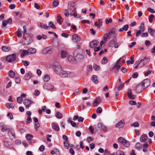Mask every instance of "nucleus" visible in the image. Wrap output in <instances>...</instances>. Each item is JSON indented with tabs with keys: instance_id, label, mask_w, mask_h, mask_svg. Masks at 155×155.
<instances>
[{
	"instance_id": "13d9d810",
	"label": "nucleus",
	"mask_w": 155,
	"mask_h": 155,
	"mask_svg": "<svg viewBox=\"0 0 155 155\" xmlns=\"http://www.w3.org/2000/svg\"><path fill=\"white\" fill-rule=\"evenodd\" d=\"M40 125L39 122L35 123V128L36 131L38 130V129L40 127Z\"/></svg>"
},
{
	"instance_id": "ea45409f",
	"label": "nucleus",
	"mask_w": 155,
	"mask_h": 155,
	"mask_svg": "<svg viewBox=\"0 0 155 155\" xmlns=\"http://www.w3.org/2000/svg\"><path fill=\"white\" fill-rule=\"evenodd\" d=\"M48 25L49 27H51L52 28H56L55 25L53 22L50 21L48 23Z\"/></svg>"
},
{
	"instance_id": "5701e85b",
	"label": "nucleus",
	"mask_w": 155,
	"mask_h": 155,
	"mask_svg": "<svg viewBox=\"0 0 155 155\" xmlns=\"http://www.w3.org/2000/svg\"><path fill=\"white\" fill-rule=\"evenodd\" d=\"M149 146V145L147 143V142L144 143L143 145V147L144 148L143 149V151L144 152H146L147 151V148Z\"/></svg>"
},
{
	"instance_id": "b1692460",
	"label": "nucleus",
	"mask_w": 155,
	"mask_h": 155,
	"mask_svg": "<svg viewBox=\"0 0 155 155\" xmlns=\"http://www.w3.org/2000/svg\"><path fill=\"white\" fill-rule=\"evenodd\" d=\"M31 78V75L29 73H26L23 78L24 80H28Z\"/></svg>"
},
{
	"instance_id": "4c0bfd02",
	"label": "nucleus",
	"mask_w": 155,
	"mask_h": 155,
	"mask_svg": "<svg viewBox=\"0 0 155 155\" xmlns=\"http://www.w3.org/2000/svg\"><path fill=\"white\" fill-rule=\"evenodd\" d=\"M140 30L142 32H143L144 31L145 28L143 23H141L140 26Z\"/></svg>"
},
{
	"instance_id": "4be33fe9",
	"label": "nucleus",
	"mask_w": 155,
	"mask_h": 155,
	"mask_svg": "<svg viewBox=\"0 0 155 155\" xmlns=\"http://www.w3.org/2000/svg\"><path fill=\"white\" fill-rule=\"evenodd\" d=\"M117 31V30L116 28H110L108 32L113 35H114L116 34Z\"/></svg>"
},
{
	"instance_id": "f257e3e1",
	"label": "nucleus",
	"mask_w": 155,
	"mask_h": 155,
	"mask_svg": "<svg viewBox=\"0 0 155 155\" xmlns=\"http://www.w3.org/2000/svg\"><path fill=\"white\" fill-rule=\"evenodd\" d=\"M76 4L75 2H70L68 4L67 10L70 12H75L76 10L75 7Z\"/></svg>"
},
{
	"instance_id": "bf43d9fd",
	"label": "nucleus",
	"mask_w": 155,
	"mask_h": 155,
	"mask_svg": "<svg viewBox=\"0 0 155 155\" xmlns=\"http://www.w3.org/2000/svg\"><path fill=\"white\" fill-rule=\"evenodd\" d=\"M7 116L8 118H10L11 120L13 119V117L12 114L10 112L8 113Z\"/></svg>"
},
{
	"instance_id": "49530a36",
	"label": "nucleus",
	"mask_w": 155,
	"mask_h": 155,
	"mask_svg": "<svg viewBox=\"0 0 155 155\" xmlns=\"http://www.w3.org/2000/svg\"><path fill=\"white\" fill-rule=\"evenodd\" d=\"M59 4V1L58 0H54L53 2V5L55 7H57Z\"/></svg>"
},
{
	"instance_id": "72a5a7b5",
	"label": "nucleus",
	"mask_w": 155,
	"mask_h": 155,
	"mask_svg": "<svg viewBox=\"0 0 155 155\" xmlns=\"http://www.w3.org/2000/svg\"><path fill=\"white\" fill-rule=\"evenodd\" d=\"M50 79V78L49 75L47 74H46L44 76L43 79L44 81L46 82L48 81Z\"/></svg>"
},
{
	"instance_id": "f704fd0d",
	"label": "nucleus",
	"mask_w": 155,
	"mask_h": 155,
	"mask_svg": "<svg viewBox=\"0 0 155 155\" xmlns=\"http://www.w3.org/2000/svg\"><path fill=\"white\" fill-rule=\"evenodd\" d=\"M143 61H144L143 63V65H144L145 64H147L150 61V59L148 57H145L143 59H142Z\"/></svg>"
},
{
	"instance_id": "20e7f679",
	"label": "nucleus",
	"mask_w": 155,
	"mask_h": 155,
	"mask_svg": "<svg viewBox=\"0 0 155 155\" xmlns=\"http://www.w3.org/2000/svg\"><path fill=\"white\" fill-rule=\"evenodd\" d=\"M53 51V48H50L49 47H47L44 49L42 51V53L45 54H51L52 53Z\"/></svg>"
},
{
	"instance_id": "3c124183",
	"label": "nucleus",
	"mask_w": 155,
	"mask_h": 155,
	"mask_svg": "<svg viewBox=\"0 0 155 155\" xmlns=\"http://www.w3.org/2000/svg\"><path fill=\"white\" fill-rule=\"evenodd\" d=\"M93 68L95 70H98L100 69V67L96 64H94L93 65Z\"/></svg>"
},
{
	"instance_id": "a211bd4d",
	"label": "nucleus",
	"mask_w": 155,
	"mask_h": 155,
	"mask_svg": "<svg viewBox=\"0 0 155 155\" xmlns=\"http://www.w3.org/2000/svg\"><path fill=\"white\" fill-rule=\"evenodd\" d=\"M143 147V145L142 144H140L139 142H137L135 145V148L137 149L138 150H140Z\"/></svg>"
},
{
	"instance_id": "de8ad7c7",
	"label": "nucleus",
	"mask_w": 155,
	"mask_h": 155,
	"mask_svg": "<svg viewBox=\"0 0 155 155\" xmlns=\"http://www.w3.org/2000/svg\"><path fill=\"white\" fill-rule=\"evenodd\" d=\"M17 101L18 103L21 104L23 101V99L21 97H18L17 98Z\"/></svg>"
},
{
	"instance_id": "052dcab7",
	"label": "nucleus",
	"mask_w": 155,
	"mask_h": 155,
	"mask_svg": "<svg viewBox=\"0 0 155 155\" xmlns=\"http://www.w3.org/2000/svg\"><path fill=\"white\" fill-rule=\"evenodd\" d=\"M142 37H147L148 36V33L147 32L143 33L141 35Z\"/></svg>"
},
{
	"instance_id": "2f4dec72",
	"label": "nucleus",
	"mask_w": 155,
	"mask_h": 155,
	"mask_svg": "<svg viewBox=\"0 0 155 155\" xmlns=\"http://www.w3.org/2000/svg\"><path fill=\"white\" fill-rule=\"evenodd\" d=\"M39 26L41 28L46 29H48L49 28L48 26L41 23L40 24Z\"/></svg>"
},
{
	"instance_id": "c9c22d12",
	"label": "nucleus",
	"mask_w": 155,
	"mask_h": 155,
	"mask_svg": "<svg viewBox=\"0 0 155 155\" xmlns=\"http://www.w3.org/2000/svg\"><path fill=\"white\" fill-rule=\"evenodd\" d=\"M8 75L11 78H13L15 75V73L12 70H10L8 72Z\"/></svg>"
},
{
	"instance_id": "f3484780",
	"label": "nucleus",
	"mask_w": 155,
	"mask_h": 155,
	"mask_svg": "<svg viewBox=\"0 0 155 155\" xmlns=\"http://www.w3.org/2000/svg\"><path fill=\"white\" fill-rule=\"evenodd\" d=\"M148 138L147 135L146 134H143L142 135L140 138V140L141 142H145Z\"/></svg>"
},
{
	"instance_id": "423d86ee",
	"label": "nucleus",
	"mask_w": 155,
	"mask_h": 155,
	"mask_svg": "<svg viewBox=\"0 0 155 155\" xmlns=\"http://www.w3.org/2000/svg\"><path fill=\"white\" fill-rule=\"evenodd\" d=\"M80 39V37L77 34H74L72 36V40L74 42H79Z\"/></svg>"
},
{
	"instance_id": "cd10ccee",
	"label": "nucleus",
	"mask_w": 155,
	"mask_h": 155,
	"mask_svg": "<svg viewBox=\"0 0 155 155\" xmlns=\"http://www.w3.org/2000/svg\"><path fill=\"white\" fill-rule=\"evenodd\" d=\"M29 54V51L28 50H23L21 52L20 56L21 57H23L25 55H27Z\"/></svg>"
},
{
	"instance_id": "f8f14e48",
	"label": "nucleus",
	"mask_w": 155,
	"mask_h": 155,
	"mask_svg": "<svg viewBox=\"0 0 155 155\" xmlns=\"http://www.w3.org/2000/svg\"><path fill=\"white\" fill-rule=\"evenodd\" d=\"M51 126L52 129L55 131H59L60 129L59 126L57 123L55 122H53L51 124Z\"/></svg>"
},
{
	"instance_id": "37998d69",
	"label": "nucleus",
	"mask_w": 155,
	"mask_h": 155,
	"mask_svg": "<svg viewBox=\"0 0 155 155\" xmlns=\"http://www.w3.org/2000/svg\"><path fill=\"white\" fill-rule=\"evenodd\" d=\"M63 12L64 14L65 17H68L69 15V13L70 12H68V11L67 9H64L63 11Z\"/></svg>"
},
{
	"instance_id": "680f3d73",
	"label": "nucleus",
	"mask_w": 155,
	"mask_h": 155,
	"mask_svg": "<svg viewBox=\"0 0 155 155\" xmlns=\"http://www.w3.org/2000/svg\"><path fill=\"white\" fill-rule=\"evenodd\" d=\"M102 108L100 107H99L97 109L96 112L97 113H101L102 112Z\"/></svg>"
},
{
	"instance_id": "4468645a",
	"label": "nucleus",
	"mask_w": 155,
	"mask_h": 155,
	"mask_svg": "<svg viewBox=\"0 0 155 155\" xmlns=\"http://www.w3.org/2000/svg\"><path fill=\"white\" fill-rule=\"evenodd\" d=\"M128 96V97L130 99L133 100L135 99V96L134 95H132V91L130 89H129L127 92Z\"/></svg>"
},
{
	"instance_id": "473e14b6",
	"label": "nucleus",
	"mask_w": 155,
	"mask_h": 155,
	"mask_svg": "<svg viewBox=\"0 0 155 155\" xmlns=\"http://www.w3.org/2000/svg\"><path fill=\"white\" fill-rule=\"evenodd\" d=\"M47 37V36L45 35H42V36L40 35H38L37 36L36 38L38 40H40L42 38L45 39Z\"/></svg>"
},
{
	"instance_id": "4d7b16f0",
	"label": "nucleus",
	"mask_w": 155,
	"mask_h": 155,
	"mask_svg": "<svg viewBox=\"0 0 155 155\" xmlns=\"http://www.w3.org/2000/svg\"><path fill=\"white\" fill-rule=\"evenodd\" d=\"M22 62L23 64L25 66H27L28 65L30 64V62L29 61H22Z\"/></svg>"
},
{
	"instance_id": "58836bf2",
	"label": "nucleus",
	"mask_w": 155,
	"mask_h": 155,
	"mask_svg": "<svg viewBox=\"0 0 155 155\" xmlns=\"http://www.w3.org/2000/svg\"><path fill=\"white\" fill-rule=\"evenodd\" d=\"M55 117L58 118L60 119L62 118V115L58 112H57L55 114Z\"/></svg>"
},
{
	"instance_id": "0eeeda50",
	"label": "nucleus",
	"mask_w": 155,
	"mask_h": 155,
	"mask_svg": "<svg viewBox=\"0 0 155 155\" xmlns=\"http://www.w3.org/2000/svg\"><path fill=\"white\" fill-rule=\"evenodd\" d=\"M113 37V35L108 32V33L104 34L103 36V39L105 41H106L108 39H109Z\"/></svg>"
},
{
	"instance_id": "f03ea898",
	"label": "nucleus",
	"mask_w": 155,
	"mask_h": 155,
	"mask_svg": "<svg viewBox=\"0 0 155 155\" xmlns=\"http://www.w3.org/2000/svg\"><path fill=\"white\" fill-rule=\"evenodd\" d=\"M53 68L55 72L57 74L62 71V68L60 64L57 61H55L53 63Z\"/></svg>"
},
{
	"instance_id": "7ed1b4c3",
	"label": "nucleus",
	"mask_w": 155,
	"mask_h": 155,
	"mask_svg": "<svg viewBox=\"0 0 155 155\" xmlns=\"http://www.w3.org/2000/svg\"><path fill=\"white\" fill-rule=\"evenodd\" d=\"M16 59V55L13 54L7 56L6 58L7 61L9 62H12L14 61Z\"/></svg>"
},
{
	"instance_id": "393cba45",
	"label": "nucleus",
	"mask_w": 155,
	"mask_h": 155,
	"mask_svg": "<svg viewBox=\"0 0 155 155\" xmlns=\"http://www.w3.org/2000/svg\"><path fill=\"white\" fill-rule=\"evenodd\" d=\"M68 60L69 61H70L73 63H75L76 62V58H74V57L71 56L68 57Z\"/></svg>"
},
{
	"instance_id": "2eb2a0df",
	"label": "nucleus",
	"mask_w": 155,
	"mask_h": 155,
	"mask_svg": "<svg viewBox=\"0 0 155 155\" xmlns=\"http://www.w3.org/2000/svg\"><path fill=\"white\" fill-rule=\"evenodd\" d=\"M8 134L9 137L11 139H13L15 137V134L14 131L12 130H9L8 131Z\"/></svg>"
},
{
	"instance_id": "7c9ffc66",
	"label": "nucleus",
	"mask_w": 155,
	"mask_h": 155,
	"mask_svg": "<svg viewBox=\"0 0 155 155\" xmlns=\"http://www.w3.org/2000/svg\"><path fill=\"white\" fill-rule=\"evenodd\" d=\"M28 51H29V53L31 54H34L36 52V50L35 48H30L28 49Z\"/></svg>"
},
{
	"instance_id": "aec40b11",
	"label": "nucleus",
	"mask_w": 155,
	"mask_h": 155,
	"mask_svg": "<svg viewBox=\"0 0 155 155\" xmlns=\"http://www.w3.org/2000/svg\"><path fill=\"white\" fill-rule=\"evenodd\" d=\"M59 75L63 78H65L67 76L68 74L65 71H62L58 73Z\"/></svg>"
},
{
	"instance_id": "e433bc0d",
	"label": "nucleus",
	"mask_w": 155,
	"mask_h": 155,
	"mask_svg": "<svg viewBox=\"0 0 155 155\" xmlns=\"http://www.w3.org/2000/svg\"><path fill=\"white\" fill-rule=\"evenodd\" d=\"M33 137V136L32 135L30 134H27L26 136V137H25L28 140H30L31 139H32Z\"/></svg>"
},
{
	"instance_id": "a18cd8bd",
	"label": "nucleus",
	"mask_w": 155,
	"mask_h": 155,
	"mask_svg": "<svg viewBox=\"0 0 155 155\" xmlns=\"http://www.w3.org/2000/svg\"><path fill=\"white\" fill-rule=\"evenodd\" d=\"M64 144L65 148L67 149H68L69 146V144L68 140L64 141Z\"/></svg>"
},
{
	"instance_id": "ddd939ff",
	"label": "nucleus",
	"mask_w": 155,
	"mask_h": 155,
	"mask_svg": "<svg viewBox=\"0 0 155 155\" xmlns=\"http://www.w3.org/2000/svg\"><path fill=\"white\" fill-rule=\"evenodd\" d=\"M33 40L30 36L27 37L25 38V43L28 45H29L32 41Z\"/></svg>"
},
{
	"instance_id": "c85d7f7f",
	"label": "nucleus",
	"mask_w": 155,
	"mask_h": 155,
	"mask_svg": "<svg viewBox=\"0 0 155 155\" xmlns=\"http://www.w3.org/2000/svg\"><path fill=\"white\" fill-rule=\"evenodd\" d=\"M54 86L48 83L46 84L45 89L48 90H51L53 89Z\"/></svg>"
},
{
	"instance_id": "bb28decb",
	"label": "nucleus",
	"mask_w": 155,
	"mask_h": 155,
	"mask_svg": "<svg viewBox=\"0 0 155 155\" xmlns=\"http://www.w3.org/2000/svg\"><path fill=\"white\" fill-rule=\"evenodd\" d=\"M6 106L8 109L13 108L15 106V104L13 103H7L6 104Z\"/></svg>"
},
{
	"instance_id": "79ce46f5",
	"label": "nucleus",
	"mask_w": 155,
	"mask_h": 155,
	"mask_svg": "<svg viewBox=\"0 0 155 155\" xmlns=\"http://www.w3.org/2000/svg\"><path fill=\"white\" fill-rule=\"evenodd\" d=\"M107 62V60L106 57H104L102 59L101 63L102 64H106Z\"/></svg>"
},
{
	"instance_id": "9d476101",
	"label": "nucleus",
	"mask_w": 155,
	"mask_h": 155,
	"mask_svg": "<svg viewBox=\"0 0 155 155\" xmlns=\"http://www.w3.org/2000/svg\"><path fill=\"white\" fill-rule=\"evenodd\" d=\"M23 103L27 108L29 107L31 105V101L28 99H26L24 100Z\"/></svg>"
},
{
	"instance_id": "09e8293b",
	"label": "nucleus",
	"mask_w": 155,
	"mask_h": 155,
	"mask_svg": "<svg viewBox=\"0 0 155 155\" xmlns=\"http://www.w3.org/2000/svg\"><path fill=\"white\" fill-rule=\"evenodd\" d=\"M31 121L32 120L31 117L29 116H28L27 119V122L26 123V124H28L29 123L31 122Z\"/></svg>"
},
{
	"instance_id": "6e6552de",
	"label": "nucleus",
	"mask_w": 155,
	"mask_h": 155,
	"mask_svg": "<svg viewBox=\"0 0 155 155\" xmlns=\"http://www.w3.org/2000/svg\"><path fill=\"white\" fill-rule=\"evenodd\" d=\"M125 124V122L124 120H122L120 121L115 125L116 128H121L123 127Z\"/></svg>"
},
{
	"instance_id": "c756f323",
	"label": "nucleus",
	"mask_w": 155,
	"mask_h": 155,
	"mask_svg": "<svg viewBox=\"0 0 155 155\" xmlns=\"http://www.w3.org/2000/svg\"><path fill=\"white\" fill-rule=\"evenodd\" d=\"M68 55L67 52L64 51H62L61 52V56L62 58H65Z\"/></svg>"
},
{
	"instance_id": "69168bd1",
	"label": "nucleus",
	"mask_w": 155,
	"mask_h": 155,
	"mask_svg": "<svg viewBox=\"0 0 155 155\" xmlns=\"http://www.w3.org/2000/svg\"><path fill=\"white\" fill-rule=\"evenodd\" d=\"M89 129L90 130L91 133L92 134H93L94 133V129L93 128V127L91 126L89 127Z\"/></svg>"
},
{
	"instance_id": "a19ab883",
	"label": "nucleus",
	"mask_w": 155,
	"mask_h": 155,
	"mask_svg": "<svg viewBox=\"0 0 155 155\" xmlns=\"http://www.w3.org/2000/svg\"><path fill=\"white\" fill-rule=\"evenodd\" d=\"M2 50L3 51L6 52L8 51L10 49L8 47L5 46H2Z\"/></svg>"
},
{
	"instance_id": "603ef678",
	"label": "nucleus",
	"mask_w": 155,
	"mask_h": 155,
	"mask_svg": "<svg viewBox=\"0 0 155 155\" xmlns=\"http://www.w3.org/2000/svg\"><path fill=\"white\" fill-rule=\"evenodd\" d=\"M116 155H124V152L122 151L118 150L116 152Z\"/></svg>"
},
{
	"instance_id": "c03bdc74",
	"label": "nucleus",
	"mask_w": 155,
	"mask_h": 155,
	"mask_svg": "<svg viewBox=\"0 0 155 155\" xmlns=\"http://www.w3.org/2000/svg\"><path fill=\"white\" fill-rule=\"evenodd\" d=\"M58 19L57 20V21L58 23H59L60 24H61V20L62 19L61 17L59 15H58L57 16Z\"/></svg>"
},
{
	"instance_id": "5fc2aeb1",
	"label": "nucleus",
	"mask_w": 155,
	"mask_h": 155,
	"mask_svg": "<svg viewBox=\"0 0 155 155\" xmlns=\"http://www.w3.org/2000/svg\"><path fill=\"white\" fill-rule=\"evenodd\" d=\"M15 81L17 83H19L21 81V80L20 77H16L15 78Z\"/></svg>"
},
{
	"instance_id": "864d4df0",
	"label": "nucleus",
	"mask_w": 155,
	"mask_h": 155,
	"mask_svg": "<svg viewBox=\"0 0 155 155\" xmlns=\"http://www.w3.org/2000/svg\"><path fill=\"white\" fill-rule=\"evenodd\" d=\"M125 140V139H124L122 137H120L118 138V142L122 143H123Z\"/></svg>"
},
{
	"instance_id": "6e6d98bb",
	"label": "nucleus",
	"mask_w": 155,
	"mask_h": 155,
	"mask_svg": "<svg viewBox=\"0 0 155 155\" xmlns=\"http://www.w3.org/2000/svg\"><path fill=\"white\" fill-rule=\"evenodd\" d=\"M139 126V124L137 122H134L133 124L131 125V126H134V127H138Z\"/></svg>"
},
{
	"instance_id": "e2e57ef3",
	"label": "nucleus",
	"mask_w": 155,
	"mask_h": 155,
	"mask_svg": "<svg viewBox=\"0 0 155 155\" xmlns=\"http://www.w3.org/2000/svg\"><path fill=\"white\" fill-rule=\"evenodd\" d=\"M129 103L132 105H135L136 104V102L135 101L130 100L129 101Z\"/></svg>"
},
{
	"instance_id": "8fccbe9b",
	"label": "nucleus",
	"mask_w": 155,
	"mask_h": 155,
	"mask_svg": "<svg viewBox=\"0 0 155 155\" xmlns=\"http://www.w3.org/2000/svg\"><path fill=\"white\" fill-rule=\"evenodd\" d=\"M100 103L97 101V100L96 99L93 103V104L94 105V107H97L99 105Z\"/></svg>"
},
{
	"instance_id": "6ab92c4d",
	"label": "nucleus",
	"mask_w": 155,
	"mask_h": 155,
	"mask_svg": "<svg viewBox=\"0 0 155 155\" xmlns=\"http://www.w3.org/2000/svg\"><path fill=\"white\" fill-rule=\"evenodd\" d=\"M76 59V60H79L82 59L84 57V56L81 54H78L75 56Z\"/></svg>"
},
{
	"instance_id": "412c9836",
	"label": "nucleus",
	"mask_w": 155,
	"mask_h": 155,
	"mask_svg": "<svg viewBox=\"0 0 155 155\" xmlns=\"http://www.w3.org/2000/svg\"><path fill=\"white\" fill-rule=\"evenodd\" d=\"M116 36H114L113 38V39L110 41L109 42V45L110 46H113L115 44V43H116Z\"/></svg>"
},
{
	"instance_id": "774afa93",
	"label": "nucleus",
	"mask_w": 155,
	"mask_h": 155,
	"mask_svg": "<svg viewBox=\"0 0 155 155\" xmlns=\"http://www.w3.org/2000/svg\"><path fill=\"white\" fill-rule=\"evenodd\" d=\"M129 26L128 25H124L123 27V29L124 31H126L127 30Z\"/></svg>"
},
{
	"instance_id": "39448f33",
	"label": "nucleus",
	"mask_w": 155,
	"mask_h": 155,
	"mask_svg": "<svg viewBox=\"0 0 155 155\" xmlns=\"http://www.w3.org/2000/svg\"><path fill=\"white\" fill-rule=\"evenodd\" d=\"M141 84L144 88L150 86V80L149 79H145L142 81Z\"/></svg>"
},
{
	"instance_id": "dca6fc26",
	"label": "nucleus",
	"mask_w": 155,
	"mask_h": 155,
	"mask_svg": "<svg viewBox=\"0 0 155 155\" xmlns=\"http://www.w3.org/2000/svg\"><path fill=\"white\" fill-rule=\"evenodd\" d=\"M148 32L152 36H155V30L150 28L148 29Z\"/></svg>"
},
{
	"instance_id": "a878e982",
	"label": "nucleus",
	"mask_w": 155,
	"mask_h": 155,
	"mask_svg": "<svg viewBox=\"0 0 155 155\" xmlns=\"http://www.w3.org/2000/svg\"><path fill=\"white\" fill-rule=\"evenodd\" d=\"M92 81L95 84H97L98 83L97 77L96 75H93L92 77Z\"/></svg>"
},
{
	"instance_id": "0e129e2a",
	"label": "nucleus",
	"mask_w": 155,
	"mask_h": 155,
	"mask_svg": "<svg viewBox=\"0 0 155 155\" xmlns=\"http://www.w3.org/2000/svg\"><path fill=\"white\" fill-rule=\"evenodd\" d=\"M124 83L123 84H121L120 85V86L118 87V90H120L124 87Z\"/></svg>"
},
{
	"instance_id": "338daca9",
	"label": "nucleus",
	"mask_w": 155,
	"mask_h": 155,
	"mask_svg": "<svg viewBox=\"0 0 155 155\" xmlns=\"http://www.w3.org/2000/svg\"><path fill=\"white\" fill-rule=\"evenodd\" d=\"M124 147H128L130 146V143L127 140L125 141V143L124 145Z\"/></svg>"
},
{
	"instance_id": "9b49d317",
	"label": "nucleus",
	"mask_w": 155,
	"mask_h": 155,
	"mask_svg": "<svg viewBox=\"0 0 155 155\" xmlns=\"http://www.w3.org/2000/svg\"><path fill=\"white\" fill-rule=\"evenodd\" d=\"M99 42L97 40H94L90 43V46L91 48H93L97 45Z\"/></svg>"
},
{
	"instance_id": "1a4fd4ad",
	"label": "nucleus",
	"mask_w": 155,
	"mask_h": 155,
	"mask_svg": "<svg viewBox=\"0 0 155 155\" xmlns=\"http://www.w3.org/2000/svg\"><path fill=\"white\" fill-rule=\"evenodd\" d=\"M144 87L141 84H139L136 87L135 91L137 93H139L142 91L144 89Z\"/></svg>"
}]
</instances>
